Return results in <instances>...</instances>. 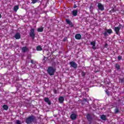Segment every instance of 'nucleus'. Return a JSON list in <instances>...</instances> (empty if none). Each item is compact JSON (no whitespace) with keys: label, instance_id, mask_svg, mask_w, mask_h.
I'll return each instance as SVG.
<instances>
[{"label":"nucleus","instance_id":"nucleus-17","mask_svg":"<svg viewBox=\"0 0 124 124\" xmlns=\"http://www.w3.org/2000/svg\"><path fill=\"white\" fill-rule=\"evenodd\" d=\"M101 120H103V121H105L106 120V116L103 115L101 116Z\"/></svg>","mask_w":124,"mask_h":124},{"label":"nucleus","instance_id":"nucleus-19","mask_svg":"<svg viewBox=\"0 0 124 124\" xmlns=\"http://www.w3.org/2000/svg\"><path fill=\"white\" fill-rule=\"evenodd\" d=\"M22 51L27 52L28 51V48L27 47H24L22 49Z\"/></svg>","mask_w":124,"mask_h":124},{"label":"nucleus","instance_id":"nucleus-13","mask_svg":"<svg viewBox=\"0 0 124 124\" xmlns=\"http://www.w3.org/2000/svg\"><path fill=\"white\" fill-rule=\"evenodd\" d=\"M44 100H45V102H46L47 103H48V104H49V105H50L51 104V103L50 102V100H49V98H45Z\"/></svg>","mask_w":124,"mask_h":124},{"label":"nucleus","instance_id":"nucleus-26","mask_svg":"<svg viewBox=\"0 0 124 124\" xmlns=\"http://www.w3.org/2000/svg\"><path fill=\"white\" fill-rule=\"evenodd\" d=\"M118 59L119 60V61H120V60H122V56H118Z\"/></svg>","mask_w":124,"mask_h":124},{"label":"nucleus","instance_id":"nucleus-14","mask_svg":"<svg viewBox=\"0 0 124 124\" xmlns=\"http://www.w3.org/2000/svg\"><path fill=\"white\" fill-rule=\"evenodd\" d=\"M73 16H77V13H78V11L77 10H74L72 12Z\"/></svg>","mask_w":124,"mask_h":124},{"label":"nucleus","instance_id":"nucleus-16","mask_svg":"<svg viewBox=\"0 0 124 124\" xmlns=\"http://www.w3.org/2000/svg\"><path fill=\"white\" fill-rule=\"evenodd\" d=\"M36 50L37 51H42V47L40 46H37L36 47Z\"/></svg>","mask_w":124,"mask_h":124},{"label":"nucleus","instance_id":"nucleus-2","mask_svg":"<svg viewBox=\"0 0 124 124\" xmlns=\"http://www.w3.org/2000/svg\"><path fill=\"white\" fill-rule=\"evenodd\" d=\"M121 28H123V26L122 25H120L119 26L114 28V31L116 34L119 35L120 34V30Z\"/></svg>","mask_w":124,"mask_h":124},{"label":"nucleus","instance_id":"nucleus-11","mask_svg":"<svg viewBox=\"0 0 124 124\" xmlns=\"http://www.w3.org/2000/svg\"><path fill=\"white\" fill-rule=\"evenodd\" d=\"M63 100H64V98L62 96H61L59 98V101L60 103H62L63 102Z\"/></svg>","mask_w":124,"mask_h":124},{"label":"nucleus","instance_id":"nucleus-4","mask_svg":"<svg viewBox=\"0 0 124 124\" xmlns=\"http://www.w3.org/2000/svg\"><path fill=\"white\" fill-rule=\"evenodd\" d=\"M30 35L32 38L34 39V37L35 36V34H34V29H31L30 30Z\"/></svg>","mask_w":124,"mask_h":124},{"label":"nucleus","instance_id":"nucleus-1","mask_svg":"<svg viewBox=\"0 0 124 124\" xmlns=\"http://www.w3.org/2000/svg\"><path fill=\"white\" fill-rule=\"evenodd\" d=\"M55 70L53 67H49L47 69V72L49 75L52 76L54 75Z\"/></svg>","mask_w":124,"mask_h":124},{"label":"nucleus","instance_id":"nucleus-24","mask_svg":"<svg viewBox=\"0 0 124 124\" xmlns=\"http://www.w3.org/2000/svg\"><path fill=\"white\" fill-rule=\"evenodd\" d=\"M16 124H21V121H20L19 120H16Z\"/></svg>","mask_w":124,"mask_h":124},{"label":"nucleus","instance_id":"nucleus-30","mask_svg":"<svg viewBox=\"0 0 124 124\" xmlns=\"http://www.w3.org/2000/svg\"><path fill=\"white\" fill-rule=\"evenodd\" d=\"M74 8H76V6H74Z\"/></svg>","mask_w":124,"mask_h":124},{"label":"nucleus","instance_id":"nucleus-31","mask_svg":"<svg viewBox=\"0 0 124 124\" xmlns=\"http://www.w3.org/2000/svg\"><path fill=\"white\" fill-rule=\"evenodd\" d=\"M34 68H36V66L34 67Z\"/></svg>","mask_w":124,"mask_h":124},{"label":"nucleus","instance_id":"nucleus-5","mask_svg":"<svg viewBox=\"0 0 124 124\" xmlns=\"http://www.w3.org/2000/svg\"><path fill=\"white\" fill-rule=\"evenodd\" d=\"M33 117L30 116L28 118L26 119V123L27 124H31V122H33Z\"/></svg>","mask_w":124,"mask_h":124},{"label":"nucleus","instance_id":"nucleus-29","mask_svg":"<svg viewBox=\"0 0 124 124\" xmlns=\"http://www.w3.org/2000/svg\"><path fill=\"white\" fill-rule=\"evenodd\" d=\"M1 18V15L0 14V18Z\"/></svg>","mask_w":124,"mask_h":124},{"label":"nucleus","instance_id":"nucleus-25","mask_svg":"<svg viewBox=\"0 0 124 124\" xmlns=\"http://www.w3.org/2000/svg\"><path fill=\"white\" fill-rule=\"evenodd\" d=\"M39 0H32V3H35L36 2H37V1Z\"/></svg>","mask_w":124,"mask_h":124},{"label":"nucleus","instance_id":"nucleus-9","mask_svg":"<svg viewBox=\"0 0 124 124\" xmlns=\"http://www.w3.org/2000/svg\"><path fill=\"white\" fill-rule=\"evenodd\" d=\"M66 22L67 24L69 25L70 26L73 27V24H72V22H71V21H70V20H69V19H66Z\"/></svg>","mask_w":124,"mask_h":124},{"label":"nucleus","instance_id":"nucleus-3","mask_svg":"<svg viewBox=\"0 0 124 124\" xmlns=\"http://www.w3.org/2000/svg\"><path fill=\"white\" fill-rule=\"evenodd\" d=\"M112 29H106L105 31V32L103 33V34L104 36H107V35L108 34H111L112 33Z\"/></svg>","mask_w":124,"mask_h":124},{"label":"nucleus","instance_id":"nucleus-23","mask_svg":"<svg viewBox=\"0 0 124 124\" xmlns=\"http://www.w3.org/2000/svg\"><path fill=\"white\" fill-rule=\"evenodd\" d=\"M87 118L88 120H90V119H91V115H90V114H88L87 115Z\"/></svg>","mask_w":124,"mask_h":124},{"label":"nucleus","instance_id":"nucleus-8","mask_svg":"<svg viewBox=\"0 0 124 124\" xmlns=\"http://www.w3.org/2000/svg\"><path fill=\"white\" fill-rule=\"evenodd\" d=\"M15 38L16 39H20L21 38V35L19 33H16L15 35Z\"/></svg>","mask_w":124,"mask_h":124},{"label":"nucleus","instance_id":"nucleus-12","mask_svg":"<svg viewBox=\"0 0 124 124\" xmlns=\"http://www.w3.org/2000/svg\"><path fill=\"white\" fill-rule=\"evenodd\" d=\"M81 37H82V36H81V34H77L75 35L76 39H81Z\"/></svg>","mask_w":124,"mask_h":124},{"label":"nucleus","instance_id":"nucleus-10","mask_svg":"<svg viewBox=\"0 0 124 124\" xmlns=\"http://www.w3.org/2000/svg\"><path fill=\"white\" fill-rule=\"evenodd\" d=\"M70 118L72 120H76V118H77V115L75 114H72L70 116Z\"/></svg>","mask_w":124,"mask_h":124},{"label":"nucleus","instance_id":"nucleus-20","mask_svg":"<svg viewBox=\"0 0 124 124\" xmlns=\"http://www.w3.org/2000/svg\"><path fill=\"white\" fill-rule=\"evenodd\" d=\"M2 107L4 110H7L8 109V106H7V105H4Z\"/></svg>","mask_w":124,"mask_h":124},{"label":"nucleus","instance_id":"nucleus-7","mask_svg":"<svg viewBox=\"0 0 124 124\" xmlns=\"http://www.w3.org/2000/svg\"><path fill=\"white\" fill-rule=\"evenodd\" d=\"M70 64L71 66L74 68H76L77 67V64L74 62H71Z\"/></svg>","mask_w":124,"mask_h":124},{"label":"nucleus","instance_id":"nucleus-15","mask_svg":"<svg viewBox=\"0 0 124 124\" xmlns=\"http://www.w3.org/2000/svg\"><path fill=\"white\" fill-rule=\"evenodd\" d=\"M91 45L93 46V49H95V42L93 41L91 43Z\"/></svg>","mask_w":124,"mask_h":124},{"label":"nucleus","instance_id":"nucleus-27","mask_svg":"<svg viewBox=\"0 0 124 124\" xmlns=\"http://www.w3.org/2000/svg\"><path fill=\"white\" fill-rule=\"evenodd\" d=\"M115 113H118L119 112V109H118V108L115 109Z\"/></svg>","mask_w":124,"mask_h":124},{"label":"nucleus","instance_id":"nucleus-21","mask_svg":"<svg viewBox=\"0 0 124 124\" xmlns=\"http://www.w3.org/2000/svg\"><path fill=\"white\" fill-rule=\"evenodd\" d=\"M18 9H19V6H15L14 7V11L16 12L17 10H18Z\"/></svg>","mask_w":124,"mask_h":124},{"label":"nucleus","instance_id":"nucleus-28","mask_svg":"<svg viewBox=\"0 0 124 124\" xmlns=\"http://www.w3.org/2000/svg\"><path fill=\"white\" fill-rule=\"evenodd\" d=\"M31 62L32 63H33V60H31Z\"/></svg>","mask_w":124,"mask_h":124},{"label":"nucleus","instance_id":"nucleus-18","mask_svg":"<svg viewBox=\"0 0 124 124\" xmlns=\"http://www.w3.org/2000/svg\"><path fill=\"white\" fill-rule=\"evenodd\" d=\"M37 31L39 32H42L43 31V28H40L37 29Z\"/></svg>","mask_w":124,"mask_h":124},{"label":"nucleus","instance_id":"nucleus-6","mask_svg":"<svg viewBox=\"0 0 124 124\" xmlns=\"http://www.w3.org/2000/svg\"><path fill=\"white\" fill-rule=\"evenodd\" d=\"M98 9L101 10L102 11H103V10H104V6H103V5L101 4V3H99L98 4Z\"/></svg>","mask_w":124,"mask_h":124},{"label":"nucleus","instance_id":"nucleus-22","mask_svg":"<svg viewBox=\"0 0 124 124\" xmlns=\"http://www.w3.org/2000/svg\"><path fill=\"white\" fill-rule=\"evenodd\" d=\"M115 67L117 68V69H120V65L118 64H115Z\"/></svg>","mask_w":124,"mask_h":124}]
</instances>
